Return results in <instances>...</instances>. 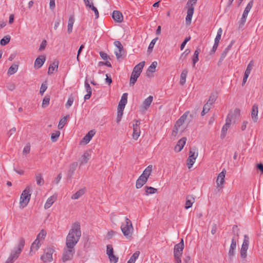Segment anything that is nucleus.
Returning a JSON list of instances; mask_svg holds the SVG:
<instances>
[{
	"instance_id": "nucleus-1",
	"label": "nucleus",
	"mask_w": 263,
	"mask_h": 263,
	"mask_svg": "<svg viewBox=\"0 0 263 263\" xmlns=\"http://www.w3.org/2000/svg\"><path fill=\"white\" fill-rule=\"evenodd\" d=\"M81 236V230L80 223L79 222H75L72 224L71 228L66 239V246L74 248L78 242Z\"/></svg>"
},
{
	"instance_id": "nucleus-2",
	"label": "nucleus",
	"mask_w": 263,
	"mask_h": 263,
	"mask_svg": "<svg viewBox=\"0 0 263 263\" xmlns=\"http://www.w3.org/2000/svg\"><path fill=\"white\" fill-rule=\"evenodd\" d=\"M25 240L24 238L21 237L19 239L17 247L14 250L7 258L5 263H13L19 256L25 246Z\"/></svg>"
},
{
	"instance_id": "nucleus-3",
	"label": "nucleus",
	"mask_w": 263,
	"mask_h": 263,
	"mask_svg": "<svg viewBox=\"0 0 263 263\" xmlns=\"http://www.w3.org/2000/svg\"><path fill=\"white\" fill-rule=\"evenodd\" d=\"M189 113V111H185L176 122L172 132V136L176 137L179 133H181L184 131V128L182 126L186 120Z\"/></svg>"
},
{
	"instance_id": "nucleus-4",
	"label": "nucleus",
	"mask_w": 263,
	"mask_h": 263,
	"mask_svg": "<svg viewBox=\"0 0 263 263\" xmlns=\"http://www.w3.org/2000/svg\"><path fill=\"white\" fill-rule=\"evenodd\" d=\"M125 223H122L121 226V230L123 235L127 239H130L134 231V228L130 220L127 217H125Z\"/></svg>"
},
{
	"instance_id": "nucleus-5",
	"label": "nucleus",
	"mask_w": 263,
	"mask_h": 263,
	"mask_svg": "<svg viewBox=\"0 0 263 263\" xmlns=\"http://www.w3.org/2000/svg\"><path fill=\"white\" fill-rule=\"evenodd\" d=\"M127 93H124L121 97V99L119 102L118 106L117 111V122L119 123L121 120L123 110L125 108V106L127 102Z\"/></svg>"
},
{
	"instance_id": "nucleus-6",
	"label": "nucleus",
	"mask_w": 263,
	"mask_h": 263,
	"mask_svg": "<svg viewBox=\"0 0 263 263\" xmlns=\"http://www.w3.org/2000/svg\"><path fill=\"white\" fill-rule=\"evenodd\" d=\"M30 191L31 187L29 186H27L23 191L20 201V208L21 209L25 208L29 203L31 197Z\"/></svg>"
},
{
	"instance_id": "nucleus-7",
	"label": "nucleus",
	"mask_w": 263,
	"mask_h": 263,
	"mask_svg": "<svg viewBox=\"0 0 263 263\" xmlns=\"http://www.w3.org/2000/svg\"><path fill=\"white\" fill-rule=\"evenodd\" d=\"M75 253V249L73 247L65 246L62 256V260L63 262L70 261L72 259Z\"/></svg>"
},
{
	"instance_id": "nucleus-8",
	"label": "nucleus",
	"mask_w": 263,
	"mask_h": 263,
	"mask_svg": "<svg viewBox=\"0 0 263 263\" xmlns=\"http://www.w3.org/2000/svg\"><path fill=\"white\" fill-rule=\"evenodd\" d=\"M197 0H189L187 2L186 6L188 8L187 11V15L186 16V22L187 24L191 23L192 16L194 13V6L197 3Z\"/></svg>"
},
{
	"instance_id": "nucleus-9",
	"label": "nucleus",
	"mask_w": 263,
	"mask_h": 263,
	"mask_svg": "<svg viewBox=\"0 0 263 263\" xmlns=\"http://www.w3.org/2000/svg\"><path fill=\"white\" fill-rule=\"evenodd\" d=\"M249 245V237L248 235H245L243 242L240 249V256L243 259H245L247 257Z\"/></svg>"
},
{
	"instance_id": "nucleus-10",
	"label": "nucleus",
	"mask_w": 263,
	"mask_h": 263,
	"mask_svg": "<svg viewBox=\"0 0 263 263\" xmlns=\"http://www.w3.org/2000/svg\"><path fill=\"white\" fill-rule=\"evenodd\" d=\"M54 252L53 247H48L43 255L41 256V259L44 262H51L52 261V254Z\"/></svg>"
},
{
	"instance_id": "nucleus-11",
	"label": "nucleus",
	"mask_w": 263,
	"mask_h": 263,
	"mask_svg": "<svg viewBox=\"0 0 263 263\" xmlns=\"http://www.w3.org/2000/svg\"><path fill=\"white\" fill-rule=\"evenodd\" d=\"M227 171L225 168L223 169L221 172H220L217 178L216 184L217 187L219 190L222 189L223 187V184L224 183V178L226 176Z\"/></svg>"
},
{
	"instance_id": "nucleus-12",
	"label": "nucleus",
	"mask_w": 263,
	"mask_h": 263,
	"mask_svg": "<svg viewBox=\"0 0 263 263\" xmlns=\"http://www.w3.org/2000/svg\"><path fill=\"white\" fill-rule=\"evenodd\" d=\"M135 123L133 124V133L132 135L133 138L137 140L141 134L140 128V121L138 120H135Z\"/></svg>"
},
{
	"instance_id": "nucleus-13",
	"label": "nucleus",
	"mask_w": 263,
	"mask_h": 263,
	"mask_svg": "<svg viewBox=\"0 0 263 263\" xmlns=\"http://www.w3.org/2000/svg\"><path fill=\"white\" fill-rule=\"evenodd\" d=\"M184 247L183 239L182 238L181 241L174 246V256H182Z\"/></svg>"
},
{
	"instance_id": "nucleus-14",
	"label": "nucleus",
	"mask_w": 263,
	"mask_h": 263,
	"mask_svg": "<svg viewBox=\"0 0 263 263\" xmlns=\"http://www.w3.org/2000/svg\"><path fill=\"white\" fill-rule=\"evenodd\" d=\"M106 254L108 256V258L111 262L116 263L118 262V258L114 254L113 248L111 245L107 246Z\"/></svg>"
},
{
	"instance_id": "nucleus-15",
	"label": "nucleus",
	"mask_w": 263,
	"mask_h": 263,
	"mask_svg": "<svg viewBox=\"0 0 263 263\" xmlns=\"http://www.w3.org/2000/svg\"><path fill=\"white\" fill-rule=\"evenodd\" d=\"M198 156V153H196L195 152L190 151L189 152V157L187 159V165L188 168H191L193 164H194L195 160Z\"/></svg>"
},
{
	"instance_id": "nucleus-16",
	"label": "nucleus",
	"mask_w": 263,
	"mask_h": 263,
	"mask_svg": "<svg viewBox=\"0 0 263 263\" xmlns=\"http://www.w3.org/2000/svg\"><path fill=\"white\" fill-rule=\"evenodd\" d=\"M237 246V240L235 237H233L231 240V243L229 250V256L230 258H232L234 256L235 254V250Z\"/></svg>"
},
{
	"instance_id": "nucleus-17",
	"label": "nucleus",
	"mask_w": 263,
	"mask_h": 263,
	"mask_svg": "<svg viewBox=\"0 0 263 263\" xmlns=\"http://www.w3.org/2000/svg\"><path fill=\"white\" fill-rule=\"evenodd\" d=\"M41 246V242L40 240L35 239L33 242L31 244L30 250L29 254L30 256L33 255L40 248Z\"/></svg>"
},
{
	"instance_id": "nucleus-18",
	"label": "nucleus",
	"mask_w": 263,
	"mask_h": 263,
	"mask_svg": "<svg viewBox=\"0 0 263 263\" xmlns=\"http://www.w3.org/2000/svg\"><path fill=\"white\" fill-rule=\"evenodd\" d=\"M84 86L86 89V91L87 92V94L85 95L84 96V100H88L90 99L91 94H92V89L91 87L90 86V85L88 82V78L87 77L86 78L85 82H84Z\"/></svg>"
},
{
	"instance_id": "nucleus-19",
	"label": "nucleus",
	"mask_w": 263,
	"mask_h": 263,
	"mask_svg": "<svg viewBox=\"0 0 263 263\" xmlns=\"http://www.w3.org/2000/svg\"><path fill=\"white\" fill-rule=\"evenodd\" d=\"M258 105L256 104H255L253 105L252 110H251V118L252 119L254 123H256L258 121Z\"/></svg>"
},
{
	"instance_id": "nucleus-20",
	"label": "nucleus",
	"mask_w": 263,
	"mask_h": 263,
	"mask_svg": "<svg viewBox=\"0 0 263 263\" xmlns=\"http://www.w3.org/2000/svg\"><path fill=\"white\" fill-rule=\"evenodd\" d=\"M90 155L88 151H85L80 159V165L86 164L90 158Z\"/></svg>"
},
{
	"instance_id": "nucleus-21",
	"label": "nucleus",
	"mask_w": 263,
	"mask_h": 263,
	"mask_svg": "<svg viewBox=\"0 0 263 263\" xmlns=\"http://www.w3.org/2000/svg\"><path fill=\"white\" fill-rule=\"evenodd\" d=\"M112 17L113 19L118 23H121L123 20V15L119 11H114Z\"/></svg>"
},
{
	"instance_id": "nucleus-22",
	"label": "nucleus",
	"mask_w": 263,
	"mask_h": 263,
	"mask_svg": "<svg viewBox=\"0 0 263 263\" xmlns=\"http://www.w3.org/2000/svg\"><path fill=\"white\" fill-rule=\"evenodd\" d=\"M96 132L94 129L90 130L83 138L82 142L87 144L91 140L92 137L95 135Z\"/></svg>"
},
{
	"instance_id": "nucleus-23",
	"label": "nucleus",
	"mask_w": 263,
	"mask_h": 263,
	"mask_svg": "<svg viewBox=\"0 0 263 263\" xmlns=\"http://www.w3.org/2000/svg\"><path fill=\"white\" fill-rule=\"evenodd\" d=\"M186 141V138L185 137H183L180 139L175 147V150L178 152H180L183 149Z\"/></svg>"
},
{
	"instance_id": "nucleus-24",
	"label": "nucleus",
	"mask_w": 263,
	"mask_h": 263,
	"mask_svg": "<svg viewBox=\"0 0 263 263\" xmlns=\"http://www.w3.org/2000/svg\"><path fill=\"white\" fill-rule=\"evenodd\" d=\"M195 199L193 195H187L186 196V202L185 209H188L192 206L193 204L195 202Z\"/></svg>"
},
{
	"instance_id": "nucleus-25",
	"label": "nucleus",
	"mask_w": 263,
	"mask_h": 263,
	"mask_svg": "<svg viewBox=\"0 0 263 263\" xmlns=\"http://www.w3.org/2000/svg\"><path fill=\"white\" fill-rule=\"evenodd\" d=\"M158 63L156 61L153 62L150 66L148 68L146 71V76L148 77H151L152 76L151 73H153L156 71V68L157 66Z\"/></svg>"
},
{
	"instance_id": "nucleus-26",
	"label": "nucleus",
	"mask_w": 263,
	"mask_h": 263,
	"mask_svg": "<svg viewBox=\"0 0 263 263\" xmlns=\"http://www.w3.org/2000/svg\"><path fill=\"white\" fill-rule=\"evenodd\" d=\"M153 100V98L152 96H150L147 97L145 100L143 101L142 105V108L143 110H146L151 105Z\"/></svg>"
},
{
	"instance_id": "nucleus-27",
	"label": "nucleus",
	"mask_w": 263,
	"mask_h": 263,
	"mask_svg": "<svg viewBox=\"0 0 263 263\" xmlns=\"http://www.w3.org/2000/svg\"><path fill=\"white\" fill-rule=\"evenodd\" d=\"M59 62L58 61H54L49 65L48 73L49 74L53 73L54 70H57L58 68Z\"/></svg>"
},
{
	"instance_id": "nucleus-28",
	"label": "nucleus",
	"mask_w": 263,
	"mask_h": 263,
	"mask_svg": "<svg viewBox=\"0 0 263 263\" xmlns=\"http://www.w3.org/2000/svg\"><path fill=\"white\" fill-rule=\"evenodd\" d=\"M147 180L143 177V176H141V175L139 176L138 179L136 181V187L137 189L141 188L144 184L146 183Z\"/></svg>"
},
{
	"instance_id": "nucleus-29",
	"label": "nucleus",
	"mask_w": 263,
	"mask_h": 263,
	"mask_svg": "<svg viewBox=\"0 0 263 263\" xmlns=\"http://www.w3.org/2000/svg\"><path fill=\"white\" fill-rule=\"evenodd\" d=\"M144 64H145L144 61H142V62L139 63L138 64H137V65L135 66V67H134V68L133 70V72H134L136 73H137V74H139L140 75V74L142 72V69L143 68V67L144 66Z\"/></svg>"
},
{
	"instance_id": "nucleus-30",
	"label": "nucleus",
	"mask_w": 263,
	"mask_h": 263,
	"mask_svg": "<svg viewBox=\"0 0 263 263\" xmlns=\"http://www.w3.org/2000/svg\"><path fill=\"white\" fill-rule=\"evenodd\" d=\"M56 200V197L53 196H50V197H49L45 205H44V208L45 209H48L49 208H50L51 205L53 204V203Z\"/></svg>"
},
{
	"instance_id": "nucleus-31",
	"label": "nucleus",
	"mask_w": 263,
	"mask_h": 263,
	"mask_svg": "<svg viewBox=\"0 0 263 263\" xmlns=\"http://www.w3.org/2000/svg\"><path fill=\"white\" fill-rule=\"evenodd\" d=\"M188 73V70L187 69H183L181 73L180 74V84L181 85H183L186 82V78L187 77Z\"/></svg>"
},
{
	"instance_id": "nucleus-32",
	"label": "nucleus",
	"mask_w": 263,
	"mask_h": 263,
	"mask_svg": "<svg viewBox=\"0 0 263 263\" xmlns=\"http://www.w3.org/2000/svg\"><path fill=\"white\" fill-rule=\"evenodd\" d=\"M45 58L43 57L42 58H37L34 62V67L39 69L43 65L45 61Z\"/></svg>"
},
{
	"instance_id": "nucleus-33",
	"label": "nucleus",
	"mask_w": 263,
	"mask_h": 263,
	"mask_svg": "<svg viewBox=\"0 0 263 263\" xmlns=\"http://www.w3.org/2000/svg\"><path fill=\"white\" fill-rule=\"evenodd\" d=\"M85 193V189H81L78 191L75 194H73L71 198L72 199L76 200L80 198L82 195H83Z\"/></svg>"
},
{
	"instance_id": "nucleus-34",
	"label": "nucleus",
	"mask_w": 263,
	"mask_h": 263,
	"mask_svg": "<svg viewBox=\"0 0 263 263\" xmlns=\"http://www.w3.org/2000/svg\"><path fill=\"white\" fill-rule=\"evenodd\" d=\"M152 172V166L149 165L147 166L144 171L143 172V173L141 175V176H143L144 178L147 179L148 180V177L151 175Z\"/></svg>"
},
{
	"instance_id": "nucleus-35",
	"label": "nucleus",
	"mask_w": 263,
	"mask_h": 263,
	"mask_svg": "<svg viewBox=\"0 0 263 263\" xmlns=\"http://www.w3.org/2000/svg\"><path fill=\"white\" fill-rule=\"evenodd\" d=\"M253 4V0H251L247 5L246 7L245 8V9L243 11V13L242 14L243 15V18L245 17H247L248 14V13L250 12V10L251 9Z\"/></svg>"
},
{
	"instance_id": "nucleus-36",
	"label": "nucleus",
	"mask_w": 263,
	"mask_h": 263,
	"mask_svg": "<svg viewBox=\"0 0 263 263\" xmlns=\"http://www.w3.org/2000/svg\"><path fill=\"white\" fill-rule=\"evenodd\" d=\"M77 166H78V163L77 162H73L71 164H70V165H69V171H68V176L69 177H71L74 171H76L77 167Z\"/></svg>"
},
{
	"instance_id": "nucleus-37",
	"label": "nucleus",
	"mask_w": 263,
	"mask_h": 263,
	"mask_svg": "<svg viewBox=\"0 0 263 263\" xmlns=\"http://www.w3.org/2000/svg\"><path fill=\"white\" fill-rule=\"evenodd\" d=\"M200 52V49L199 48H197L195 51L193 57L192 58V63H193V67H194L195 66L196 63L198 61L199 58V54Z\"/></svg>"
},
{
	"instance_id": "nucleus-38",
	"label": "nucleus",
	"mask_w": 263,
	"mask_h": 263,
	"mask_svg": "<svg viewBox=\"0 0 263 263\" xmlns=\"http://www.w3.org/2000/svg\"><path fill=\"white\" fill-rule=\"evenodd\" d=\"M74 22V18L73 16L69 17L68 20L67 31L68 33H70L72 31V27Z\"/></svg>"
},
{
	"instance_id": "nucleus-39",
	"label": "nucleus",
	"mask_w": 263,
	"mask_h": 263,
	"mask_svg": "<svg viewBox=\"0 0 263 263\" xmlns=\"http://www.w3.org/2000/svg\"><path fill=\"white\" fill-rule=\"evenodd\" d=\"M18 65L13 64L9 68L7 73L9 76L12 75L16 72L18 70Z\"/></svg>"
},
{
	"instance_id": "nucleus-40",
	"label": "nucleus",
	"mask_w": 263,
	"mask_h": 263,
	"mask_svg": "<svg viewBox=\"0 0 263 263\" xmlns=\"http://www.w3.org/2000/svg\"><path fill=\"white\" fill-rule=\"evenodd\" d=\"M140 76V74L132 71L130 78V85L133 86L136 82L137 79Z\"/></svg>"
},
{
	"instance_id": "nucleus-41",
	"label": "nucleus",
	"mask_w": 263,
	"mask_h": 263,
	"mask_svg": "<svg viewBox=\"0 0 263 263\" xmlns=\"http://www.w3.org/2000/svg\"><path fill=\"white\" fill-rule=\"evenodd\" d=\"M35 180L36 184L39 186H42L44 183V180L41 173H38L35 175Z\"/></svg>"
},
{
	"instance_id": "nucleus-42",
	"label": "nucleus",
	"mask_w": 263,
	"mask_h": 263,
	"mask_svg": "<svg viewBox=\"0 0 263 263\" xmlns=\"http://www.w3.org/2000/svg\"><path fill=\"white\" fill-rule=\"evenodd\" d=\"M145 193H146L145 195L147 196L149 194H155L157 192V189H155V188L151 187V186H146L145 187Z\"/></svg>"
},
{
	"instance_id": "nucleus-43",
	"label": "nucleus",
	"mask_w": 263,
	"mask_h": 263,
	"mask_svg": "<svg viewBox=\"0 0 263 263\" xmlns=\"http://www.w3.org/2000/svg\"><path fill=\"white\" fill-rule=\"evenodd\" d=\"M140 254L139 251L135 252L130 257L127 263H135Z\"/></svg>"
},
{
	"instance_id": "nucleus-44",
	"label": "nucleus",
	"mask_w": 263,
	"mask_h": 263,
	"mask_svg": "<svg viewBox=\"0 0 263 263\" xmlns=\"http://www.w3.org/2000/svg\"><path fill=\"white\" fill-rule=\"evenodd\" d=\"M10 39L11 36L9 35H7L1 40L0 44L2 46H5L9 43Z\"/></svg>"
},
{
	"instance_id": "nucleus-45",
	"label": "nucleus",
	"mask_w": 263,
	"mask_h": 263,
	"mask_svg": "<svg viewBox=\"0 0 263 263\" xmlns=\"http://www.w3.org/2000/svg\"><path fill=\"white\" fill-rule=\"evenodd\" d=\"M216 99H217V96L215 95L212 94L210 96L209 100L206 104H208L209 106H211L214 103Z\"/></svg>"
},
{
	"instance_id": "nucleus-46",
	"label": "nucleus",
	"mask_w": 263,
	"mask_h": 263,
	"mask_svg": "<svg viewBox=\"0 0 263 263\" xmlns=\"http://www.w3.org/2000/svg\"><path fill=\"white\" fill-rule=\"evenodd\" d=\"M68 117V116L65 117L60 119L59 124H58V128L61 129L65 125L67 121V118Z\"/></svg>"
},
{
	"instance_id": "nucleus-47",
	"label": "nucleus",
	"mask_w": 263,
	"mask_h": 263,
	"mask_svg": "<svg viewBox=\"0 0 263 263\" xmlns=\"http://www.w3.org/2000/svg\"><path fill=\"white\" fill-rule=\"evenodd\" d=\"M222 30L221 28H220L217 31L216 36L214 40V43L219 44V41L221 39V34H222Z\"/></svg>"
},
{
	"instance_id": "nucleus-48",
	"label": "nucleus",
	"mask_w": 263,
	"mask_h": 263,
	"mask_svg": "<svg viewBox=\"0 0 263 263\" xmlns=\"http://www.w3.org/2000/svg\"><path fill=\"white\" fill-rule=\"evenodd\" d=\"M60 135L59 131H56L55 133L51 134V140L53 142H56Z\"/></svg>"
},
{
	"instance_id": "nucleus-49",
	"label": "nucleus",
	"mask_w": 263,
	"mask_h": 263,
	"mask_svg": "<svg viewBox=\"0 0 263 263\" xmlns=\"http://www.w3.org/2000/svg\"><path fill=\"white\" fill-rule=\"evenodd\" d=\"M49 102H50V97H49V96H46L44 97V99L43 100V102H42V107L43 108L46 107L47 106L49 105Z\"/></svg>"
},
{
	"instance_id": "nucleus-50",
	"label": "nucleus",
	"mask_w": 263,
	"mask_h": 263,
	"mask_svg": "<svg viewBox=\"0 0 263 263\" xmlns=\"http://www.w3.org/2000/svg\"><path fill=\"white\" fill-rule=\"evenodd\" d=\"M230 127V126L228 125L227 124H224L221 129V138L223 139L227 134V130L228 128Z\"/></svg>"
},
{
	"instance_id": "nucleus-51",
	"label": "nucleus",
	"mask_w": 263,
	"mask_h": 263,
	"mask_svg": "<svg viewBox=\"0 0 263 263\" xmlns=\"http://www.w3.org/2000/svg\"><path fill=\"white\" fill-rule=\"evenodd\" d=\"M46 235V232L44 230H42L38 234L36 239L38 240L44 239Z\"/></svg>"
},
{
	"instance_id": "nucleus-52",
	"label": "nucleus",
	"mask_w": 263,
	"mask_h": 263,
	"mask_svg": "<svg viewBox=\"0 0 263 263\" xmlns=\"http://www.w3.org/2000/svg\"><path fill=\"white\" fill-rule=\"evenodd\" d=\"M211 107V106H209L208 104H205L203 107L202 111L201 112V116H203L206 113H208L209 111L210 110Z\"/></svg>"
},
{
	"instance_id": "nucleus-53",
	"label": "nucleus",
	"mask_w": 263,
	"mask_h": 263,
	"mask_svg": "<svg viewBox=\"0 0 263 263\" xmlns=\"http://www.w3.org/2000/svg\"><path fill=\"white\" fill-rule=\"evenodd\" d=\"M158 37H155L154 39L150 43L148 47V52H151V51L154 48V46L156 42V41L158 40Z\"/></svg>"
},
{
	"instance_id": "nucleus-54",
	"label": "nucleus",
	"mask_w": 263,
	"mask_h": 263,
	"mask_svg": "<svg viewBox=\"0 0 263 263\" xmlns=\"http://www.w3.org/2000/svg\"><path fill=\"white\" fill-rule=\"evenodd\" d=\"M89 9H90L91 10H92L94 12V13L95 14L96 18H98L99 16V11H98V9H97V8L93 6V4L92 2H91V6L89 8Z\"/></svg>"
},
{
	"instance_id": "nucleus-55",
	"label": "nucleus",
	"mask_w": 263,
	"mask_h": 263,
	"mask_svg": "<svg viewBox=\"0 0 263 263\" xmlns=\"http://www.w3.org/2000/svg\"><path fill=\"white\" fill-rule=\"evenodd\" d=\"M74 101L73 97L72 96H70L67 100V102L65 105L66 107L67 108H69L73 104Z\"/></svg>"
},
{
	"instance_id": "nucleus-56",
	"label": "nucleus",
	"mask_w": 263,
	"mask_h": 263,
	"mask_svg": "<svg viewBox=\"0 0 263 263\" xmlns=\"http://www.w3.org/2000/svg\"><path fill=\"white\" fill-rule=\"evenodd\" d=\"M47 88L46 82L42 83L40 90V93L42 96Z\"/></svg>"
},
{
	"instance_id": "nucleus-57",
	"label": "nucleus",
	"mask_w": 263,
	"mask_h": 263,
	"mask_svg": "<svg viewBox=\"0 0 263 263\" xmlns=\"http://www.w3.org/2000/svg\"><path fill=\"white\" fill-rule=\"evenodd\" d=\"M253 66V62L251 61L248 65L247 68L245 71V72L250 74Z\"/></svg>"
},
{
	"instance_id": "nucleus-58",
	"label": "nucleus",
	"mask_w": 263,
	"mask_h": 263,
	"mask_svg": "<svg viewBox=\"0 0 263 263\" xmlns=\"http://www.w3.org/2000/svg\"><path fill=\"white\" fill-rule=\"evenodd\" d=\"M228 52L229 51L228 50H227L226 49L224 50V51L221 54L219 62H222L224 60V59L227 56Z\"/></svg>"
},
{
	"instance_id": "nucleus-59",
	"label": "nucleus",
	"mask_w": 263,
	"mask_h": 263,
	"mask_svg": "<svg viewBox=\"0 0 263 263\" xmlns=\"http://www.w3.org/2000/svg\"><path fill=\"white\" fill-rule=\"evenodd\" d=\"M114 45L118 48V50H120V51L121 50H123V47L121 43L119 41H115L114 42Z\"/></svg>"
},
{
	"instance_id": "nucleus-60",
	"label": "nucleus",
	"mask_w": 263,
	"mask_h": 263,
	"mask_svg": "<svg viewBox=\"0 0 263 263\" xmlns=\"http://www.w3.org/2000/svg\"><path fill=\"white\" fill-rule=\"evenodd\" d=\"M232 115L229 114L227 117L225 124L230 126L231 124Z\"/></svg>"
},
{
	"instance_id": "nucleus-61",
	"label": "nucleus",
	"mask_w": 263,
	"mask_h": 263,
	"mask_svg": "<svg viewBox=\"0 0 263 263\" xmlns=\"http://www.w3.org/2000/svg\"><path fill=\"white\" fill-rule=\"evenodd\" d=\"M190 37H186L180 46L181 50H183L187 42L190 40Z\"/></svg>"
},
{
	"instance_id": "nucleus-62",
	"label": "nucleus",
	"mask_w": 263,
	"mask_h": 263,
	"mask_svg": "<svg viewBox=\"0 0 263 263\" xmlns=\"http://www.w3.org/2000/svg\"><path fill=\"white\" fill-rule=\"evenodd\" d=\"M124 53V50H121L120 51V50H118V51H115V54L116 55V57L117 58V59H119L120 58H121L123 54Z\"/></svg>"
},
{
	"instance_id": "nucleus-63",
	"label": "nucleus",
	"mask_w": 263,
	"mask_h": 263,
	"mask_svg": "<svg viewBox=\"0 0 263 263\" xmlns=\"http://www.w3.org/2000/svg\"><path fill=\"white\" fill-rule=\"evenodd\" d=\"M116 234V232L113 230H110L108 232L106 237L107 239H110L113 236Z\"/></svg>"
},
{
	"instance_id": "nucleus-64",
	"label": "nucleus",
	"mask_w": 263,
	"mask_h": 263,
	"mask_svg": "<svg viewBox=\"0 0 263 263\" xmlns=\"http://www.w3.org/2000/svg\"><path fill=\"white\" fill-rule=\"evenodd\" d=\"M30 151V145H26L24 147L23 153L24 154H27L29 153Z\"/></svg>"
}]
</instances>
